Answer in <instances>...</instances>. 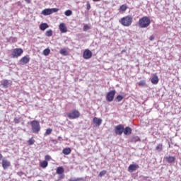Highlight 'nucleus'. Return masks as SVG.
<instances>
[{"mask_svg":"<svg viewBox=\"0 0 181 181\" xmlns=\"http://www.w3.org/2000/svg\"><path fill=\"white\" fill-rule=\"evenodd\" d=\"M69 181H84V179L83 177H71Z\"/></svg>","mask_w":181,"mask_h":181,"instance_id":"22","label":"nucleus"},{"mask_svg":"<svg viewBox=\"0 0 181 181\" xmlns=\"http://www.w3.org/2000/svg\"><path fill=\"white\" fill-rule=\"evenodd\" d=\"M116 101L117 103H119L120 101H122V100H124V96L121 95H118L116 98H115Z\"/></svg>","mask_w":181,"mask_h":181,"instance_id":"27","label":"nucleus"},{"mask_svg":"<svg viewBox=\"0 0 181 181\" xmlns=\"http://www.w3.org/2000/svg\"><path fill=\"white\" fill-rule=\"evenodd\" d=\"M151 83L152 84H158L159 83V77L156 74H153L151 78Z\"/></svg>","mask_w":181,"mask_h":181,"instance_id":"15","label":"nucleus"},{"mask_svg":"<svg viewBox=\"0 0 181 181\" xmlns=\"http://www.w3.org/2000/svg\"><path fill=\"white\" fill-rule=\"evenodd\" d=\"M56 12H59V8H45L42 11V13L45 16H47L49 15H52V13H54Z\"/></svg>","mask_w":181,"mask_h":181,"instance_id":"6","label":"nucleus"},{"mask_svg":"<svg viewBox=\"0 0 181 181\" xmlns=\"http://www.w3.org/2000/svg\"><path fill=\"white\" fill-rule=\"evenodd\" d=\"M35 144V139L33 138H31L28 140V145H33Z\"/></svg>","mask_w":181,"mask_h":181,"instance_id":"34","label":"nucleus"},{"mask_svg":"<svg viewBox=\"0 0 181 181\" xmlns=\"http://www.w3.org/2000/svg\"><path fill=\"white\" fill-rule=\"evenodd\" d=\"M27 4H30V0H25Z\"/></svg>","mask_w":181,"mask_h":181,"instance_id":"41","label":"nucleus"},{"mask_svg":"<svg viewBox=\"0 0 181 181\" xmlns=\"http://www.w3.org/2000/svg\"><path fill=\"white\" fill-rule=\"evenodd\" d=\"M29 62H30V57L26 55L21 58V59L20 60V64H21V66H25V64H28Z\"/></svg>","mask_w":181,"mask_h":181,"instance_id":"9","label":"nucleus"},{"mask_svg":"<svg viewBox=\"0 0 181 181\" xmlns=\"http://www.w3.org/2000/svg\"><path fill=\"white\" fill-rule=\"evenodd\" d=\"M131 141L132 142H139V141H141V139L139 138V136H135L132 138Z\"/></svg>","mask_w":181,"mask_h":181,"instance_id":"25","label":"nucleus"},{"mask_svg":"<svg viewBox=\"0 0 181 181\" xmlns=\"http://www.w3.org/2000/svg\"><path fill=\"white\" fill-rule=\"evenodd\" d=\"M31 131L33 134L40 132V123L37 120H33L30 122Z\"/></svg>","mask_w":181,"mask_h":181,"instance_id":"3","label":"nucleus"},{"mask_svg":"<svg viewBox=\"0 0 181 181\" xmlns=\"http://www.w3.org/2000/svg\"><path fill=\"white\" fill-rule=\"evenodd\" d=\"M1 165H2L3 169H4V170L8 169V168H9V166H11V162L6 159H3Z\"/></svg>","mask_w":181,"mask_h":181,"instance_id":"12","label":"nucleus"},{"mask_svg":"<svg viewBox=\"0 0 181 181\" xmlns=\"http://www.w3.org/2000/svg\"><path fill=\"white\" fill-rule=\"evenodd\" d=\"M156 151H158V152H160V151H162V149H163V148H162V144H158L156 147Z\"/></svg>","mask_w":181,"mask_h":181,"instance_id":"32","label":"nucleus"},{"mask_svg":"<svg viewBox=\"0 0 181 181\" xmlns=\"http://www.w3.org/2000/svg\"><path fill=\"white\" fill-rule=\"evenodd\" d=\"M119 9L120 11H122V12H125L127 11V5L125 4L122 5Z\"/></svg>","mask_w":181,"mask_h":181,"instance_id":"29","label":"nucleus"},{"mask_svg":"<svg viewBox=\"0 0 181 181\" xmlns=\"http://www.w3.org/2000/svg\"><path fill=\"white\" fill-rule=\"evenodd\" d=\"M145 81H140L139 82V86H140V87H144V86H145Z\"/></svg>","mask_w":181,"mask_h":181,"instance_id":"35","label":"nucleus"},{"mask_svg":"<svg viewBox=\"0 0 181 181\" xmlns=\"http://www.w3.org/2000/svg\"><path fill=\"white\" fill-rule=\"evenodd\" d=\"M91 29V27H90L88 25H85L83 26V31L87 32V30H90Z\"/></svg>","mask_w":181,"mask_h":181,"instance_id":"33","label":"nucleus"},{"mask_svg":"<svg viewBox=\"0 0 181 181\" xmlns=\"http://www.w3.org/2000/svg\"><path fill=\"white\" fill-rule=\"evenodd\" d=\"M1 85L3 86V87L4 88H8V86H9V81L8 80H3L1 81Z\"/></svg>","mask_w":181,"mask_h":181,"instance_id":"18","label":"nucleus"},{"mask_svg":"<svg viewBox=\"0 0 181 181\" xmlns=\"http://www.w3.org/2000/svg\"><path fill=\"white\" fill-rule=\"evenodd\" d=\"M71 13H73V12L71 11V10H66L65 12H64V15L66 16H71Z\"/></svg>","mask_w":181,"mask_h":181,"instance_id":"30","label":"nucleus"},{"mask_svg":"<svg viewBox=\"0 0 181 181\" xmlns=\"http://www.w3.org/2000/svg\"><path fill=\"white\" fill-rule=\"evenodd\" d=\"M115 132L116 135H122V133L124 132V126L122 124L116 126L115 128Z\"/></svg>","mask_w":181,"mask_h":181,"instance_id":"8","label":"nucleus"},{"mask_svg":"<svg viewBox=\"0 0 181 181\" xmlns=\"http://www.w3.org/2000/svg\"><path fill=\"white\" fill-rule=\"evenodd\" d=\"M117 91L115 90H110L106 95V101L108 103H111V101H114V97H115Z\"/></svg>","mask_w":181,"mask_h":181,"instance_id":"5","label":"nucleus"},{"mask_svg":"<svg viewBox=\"0 0 181 181\" xmlns=\"http://www.w3.org/2000/svg\"><path fill=\"white\" fill-rule=\"evenodd\" d=\"M151 25V18L148 16H144L139 20V25L140 28H148Z\"/></svg>","mask_w":181,"mask_h":181,"instance_id":"1","label":"nucleus"},{"mask_svg":"<svg viewBox=\"0 0 181 181\" xmlns=\"http://www.w3.org/2000/svg\"><path fill=\"white\" fill-rule=\"evenodd\" d=\"M47 28H49V25H47V23H43L40 25V29L41 30H46V29H47Z\"/></svg>","mask_w":181,"mask_h":181,"instance_id":"19","label":"nucleus"},{"mask_svg":"<svg viewBox=\"0 0 181 181\" xmlns=\"http://www.w3.org/2000/svg\"><path fill=\"white\" fill-rule=\"evenodd\" d=\"M94 2H100L101 0H93Z\"/></svg>","mask_w":181,"mask_h":181,"instance_id":"43","label":"nucleus"},{"mask_svg":"<svg viewBox=\"0 0 181 181\" xmlns=\"http://www.w3.org/2000/svg\"><path fill=\"white\" fill-rule=\"evenodd\" d=\"M124 52H125V49H123V50L122 51V53H124Z\"/></svg>","mask_w":181,"mask_h":181,"instance_id":"46","label":"nucleus"},{"mask_svg":"<svg viewBox=\"0 0 181 181\" xmlns=\"http://www.w3.org/2000/svg\"><path fill=\"white\" fill-rule=\"evenodd\" d=\"M83 59H86V60L88 59H91V57H93V52H91V51H90L89 49H86L83 52Z\"/></svg>","mask_w":181,"mask_h":181,"instance_id":"10","label":"nucleus"},{"mask_svg":"<svg viewBox=\"0 0 181 181\" xmlns=\"http://www.w3.org/2000/svg\"><path fill=\"white\" fill-rule=\"evenodd\" d=\"M58 139H62V136H59L58 137Z\"/></svg>","mask_w":181,"mask_h":181,"instance_id":"45","label":"nucleus"},{"mask_svg":"<svg viewBox=\"0 0 181 181\" xmlns=\"http://www.w3.org/2000/svg\"><path fill=\"white\" fill-rule=\"evenodd\" d=\"M105 175H107V171L106 170H103V171L100 172L99 177H103V176H105Z\"/></svg>","mask_w":181,"mask_h":181,"instance_id":"31","label":"nucleus"},{"mask_svg":"<svg viewBox=\"0 0 181 181\" xmlns=\"http://www.w3.org/2000/svg\"><path fill=\"white\" fill-rule=\"evenodd\" d=\"M132 21H133L132 16H127L122 18L120 19L119 22H120L121 25L128 28L129 26H131V25H132Z\"/></svg>","mask_w":181,"mask_h":181,"instance_id":"2","label":"nucleus"},{"mask_svg":"<svg viewBox=\"0 0 181 181\" xmlns=\"http://www.w3.org/2000/svg\"><path fill=\"white\" fill-rule=\"evenodd\" d=\"M64 173V168L63 167H58L57 168V175H62Z\"/></svg>","mask_w":181,"mask_h":181,"instance_id":"21","label":"nucleus"},{"mask_svg":"<svg viewBox=\"0 0 181 181\" xmlns=\"http://www.w3.org/2000/svg\"><path fill=\"white\" fill-rule=\"evenodd\" d=\"M2 158H3L2 154L0 153V160H1V159H2Z\"/></svg>","mask_w":181,"mask_h":181,"instance_id":"44","label":"nucleus"},{"mask_svg":"<svg viewBox=\"0 0 181 181\" xmlns=\"http://www.w3.org/2000/svg\"><path fill=\"white\" fill-rule=\"evenodd\" d=\"M62 153H64V155H70V153H71V148H64L62 151Z\"/></svg>","mask_w":181,"mask_h":181,"instance_id":"20","label":"nucleus"},{"mask_svg":"<svg viewBox=\"0 0 181 181\" xmlns=\"http://www.w3.org/2000/svg\"><path fill=\"white\" fill-rule=\"evenodd\" d=\"M17 4H18V6H21L22 3H21V1H18Z\"/></svg>","mask_w":181,"mask_h":181,"instance_id":"42","label":"nucleus"},{"mask_svg":"<svg viewBox=\"0 0 181 181\" xmlns=\"http://www.w3.org/2000/svg\"><path fill=\"white\" fill-rule=\"evenodd\" d=\"M45 159L46 161L50 160L52 159V157H50V156H49V155H47V156H45Z\"/></svg>","mask_w":181,"mask_h":181,"instance_id":"38","label":"nucleus"},{"mask_svg":"<svg viewBox=\"0 0 181 181\" xmlns=\"http://www.w3.org/2000/svg\"><path fill=\"white\" fill-rule=\"evenodd\" d=\"M154 39H155V37H153V35H152V36H151V37H149V40H150L151 42L153 41Z\"/></svg>","mask_w":181,"mask_h":181,"instance_id":"40","label":"nucleus"},{"mask_svg":"<svg viewBox=\"0 0 181 181\" xmlns=\"http://www.w3.org/2000/svg\"><path fill=\"white\" fill-rule=\"evenodd\" d=\"M47 165H49V163H48L47 161H46V160H43V161L41 162V163H40L41 168H47Z\"/></svg>","mask_w":181,"mask_h":181,"instance_id":"26","label":"nucleus"},{"mask_svg":"<svg viewBox=\"0 0 181 181\" xmlns=\"http://www.w3.org/2000/svg\"><path fill=\"white\" fill-rule=\"evenodd\" d=\"M90 8H91V5L90 4V3H87L86 4L87 11H90Z\"/></svg>","mask_w":181,"mask_h":181,"instance_id":"39","label":"nucleus"},{"mask_svg":"<svg viewBox=\"0 0 181 181\" xmlns=\"http://www.w3.org/2000/svg\"><path fill=\"white\" fill-rule=\"evenodd\" d=\"M68 118L69 119H76V118H79L80 117V112L77 110H74L72 112L67 114Z\"/></svg>","mask_w":181,"mask_h":181,"instance_id":"4","label":"nucleus"},{"mask_svg":"<svg viewBox=\"0 0 181 181\" xmlns=\"http://www.w3.org/2000/svg\"><path fill=\"white\" fill-rule=\"evenodd\" d=\"M52 134V129H47L45 132V135H50Z\"/></svg>","mask_w":181,"mask_h":181,"instance_id":"36","label":"nucleus"},{"mask_svg":"<svg viewBox=\"0 0 181 181\" xmlns=\"http://www.w3.org/2000/svg\"><path fill=\"white\" fill-rule=\"evenodd\" d=\"M59 30L61 33H66V32H67V27H66V24H64V23L59 24Z\"/></svg>","mask_w":181,"mask_h":181,"instance_id":"13","label":"nucleus"},{"mask_svg":"<svg viewBox=\"0 0 181 181\" xmlns=\"http://www.w3.org/2000/svg\"><path fill=\"white\" fill-rule=\"evenodd\" d=\"M139 169V165L138 164H131L128 168V172L132 173V172H135Z\"/></svg>","mask_w":181,"mask_h":181,"instance_id":"11","label":"nucleus"},{"mask_svg":"<svg viewBox=\"0 0 181 181\" xmlns=\"http://www.w3.org/2000/svg\"><path fill=\"white\" fill-rule=\"evenodd\" d=\"M22 53H23V49H22V48L14 49L12 53V57H19Z\"/></svg>","mask_w":181,"mask_h":181,"instance_id":"7","label":"nucleus"},{"mask_svg":"<svg viewBox=\"0 0 181 181\" xmlns=\"http://www.w3.org/2000/svg\"><path fill=\"white\" fill-rule=\"evenodd\" d=\"M60 54H63V56H67V51L66 49H62L59 52Z\"/></svg>","mask_w":181,"mask_h":181,"instance_id":"28","label":"nucleus"},{"mask_svg":"<svg viewBox=\"0 0 181 181\" xmlns=\"http://www.w3.org/2000/svg\"><path fill=\"white\" fill-rule=\"evenodd\" d=\"M42 54H44V56H49V54H50V49L49 48H46L43 50Z\"/></svg>","mask_w":181,"mask_h":181,"instance_id":"23","label":"nucleus"},{"mask_svg":"<svg viewBox=\"0 0 181 181\" xmlns=\"http://www.w3.org/2000/svg\"><path fill=\"white\" fill-rule=\"evenodd\" d=\"M164 159L166 162H168V163H173V162L176 160V158H175V156H170L165 157Z\"/></svg>","mask_w":181,"mask_h":181,"instance_id":"14","label":"nucleus"},{"mask_svg":"<svg viewBox=\"0 0 181 181\" xmlns=\"http://www.w3.org/2000/svg\"><path fill=\"white\" fill-rule=\"evenodd\" d=\"M93 122L94 124H97L98 127L103 124V119H100L98 117H94L93 118Z\"/></svg>","mask_w":181,"mask_h":181,"instance_id":"17","label":"nucleus"},{"mask_svg":"<svg viewBox=\"0 0 181 181\" xmlns=\"http://www.w3.org/2000/svg\"><path fill=\"white\" fill-rule=\"evenodd\" d=\"M123 133L124 135H131V134H132V129L129 127H127L124 129Z\"/></svg>","mask_w":181,"mask_h":181,"instance_id":"16","label":"nucleus"},{"mask_svg":"<svg viewBox=\"0 0 181 181\" xmlns=\"http://www.w3.org/2000/svg\"><path fill=\"white\" fill-rule=\"evenodd\" d=\"M14 122L15 124H19V122H21V118H14Z\"/></svg>","mask_w":181,"mask_h":181,"instance_id":"37","label":"nucleus"},{"mask_svg":"<svg viewBox=\"0 0 181 181\" xmlns=\"http://www.w3.org/2000/svg\"><path fill=\"white\" fill-rule=\"evenodd\" d=\"M45 36H47L48 37L53 36V30H47L45 33Z\"/></svg>","mask_w":181,"mask_h":181,"instance_id":"24","label":"nucleus"}]
</instances>
